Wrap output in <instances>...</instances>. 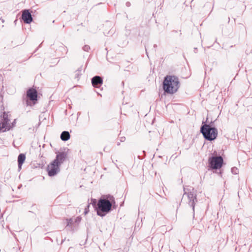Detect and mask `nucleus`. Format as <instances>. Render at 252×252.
Masks as SVG:
<instances>
[{"instance_id": "nucleus-15", "label": "nucleus", "mask_w": 252, "mask_h": 252, "mask_svg": "<svg viewBox=\"0 0 252 252\" xmlns=\"http://www.w3.org/2000/svg\"><path fill=\"white\" fill-rule=\"evenodd\" d=\"M90 48V47L88 46H85L84 47V49L85 50V51H87Z\"/></svg>"}, {"instance_id": "nucleus-9", "label": "nucleus", "mask_w": 252, "mask_h": 252, "mask_svg": "<svg viewBox=\"0 0 252 252\" xmlns=\"http://www.w3.org/2000/svg\"><path fill=\"white\" fill-rule=\"evenodd\" d=\"M188 197L189 199V204L194 209L195 202L196 201V198L195 195L192 192L188 193Z\"/></svg>"}, {"instance_id": "nucleus-4", "label": "nucleus", "mask_w": 252, "mask_h": 252, "mask_svg": "<svg viewBox=\"0 0 252 252\" xmlns=\"http://www.w3.org/2000/svg\"><path fill=\"white\" fill-rule=\"evenodd\" d=\"M10 115L9 113L3 112L0 118V132H4L8 131L13 128L16 124V119L11 123L10 120Z\"/></svg>"}, {"instance_id": "nucleus-3", "label": "nucleus", "mask_w": 252, "mask_h": 252, "mask_svg": "<svg viewBox=\"0 0 252 252\" xmlns=\"http://www.w3.org/2000/svg\"><path fill=\"white\" fill-rule=\"evenodd\" d=\"M66 158L64 153H59L57 155L56 158L50 163L47 167L49 176H54L60 171V166Z\"/></svg>"}, {"instance_id": "nucleus-5", "label": "nucleus", "mask_w": 252, "mask_h": 252, "mask_svg": "<svg viewBox=\"0 0 252 252\" xmlns=\"http://www.w3.org/2000/svg\"><path fill=\"white\" fill-rule=\"evenodd\" d=\"M201 132L204 137L210 141L215 139L218 135V130L215 127H212L208 125H204L201 127Z\"/></svg>"}, {"instance_id": "nucleus-6", "label": "nucleus", "mask_w": 252, "mask_h": 252, "mask_svg": "<svg viewBox=\"0 0 252 252\" xmlns=\"http://www.w3.org/2000/svg\"><path fill=\"white\" fill-rule=\"evenodd\" d=\"M223 158L221 157H213L209 159L210 167L214 169H220L223 164Z\"/></svg>"}, {"instance_id": "nucleus-11", "label": "nucleus", "mask_w": 252, "mask_h": 252, "mask_svg": "<svg viewBox=\"0 0 252 252\" xmlns=\"http://www.w3.org/2000/svg\"><path fill=\"white\" fill-rule=\"evenodd\" d=\"M26 159V156L23 154H21L19 155L18 158V167L20 169H21L22 165L23 163L24 162Z\"/></svg>"}, {"instance_id": "nucleus-8", "label": "nucleus", "mask_w": 252, "mask_h": 252, "mask_svg": "<svg viewBox=\"0 0 252 252\" xmlns=\"http://www.w3.org/2000/svg\"><path fill=\"white\" fill-rule=\"evenodd\" d=\"M22 16V19L25 23L29 24L32 21V15L28 10H25L23 11Z\"/></svg>"}, {"instance_id": "nucleus-7", "label": "nucleus", "mask_w": 252, "mask_h": 252, "mask_svg": "<svg viewBox=\"0 0 252 252\" xmlns=\"http://www.w3.org/2000/svg\"><path fill=\"white\" fill-rule=\"evenodd\" d=\"M27 96L31 100L35 101L37 100V92L35 89L31 88L27 91ZM35 103V102H34L33 104Z\"/></svg>"}, {"instance_id": "nucleus-16", "label": "nucleus", "mask_w": 252, "mask_h": 252, "mask_svg": "<svg viewBox=\"0 0 252 252\" xmlns=\"http://www.w3.org/2000/svg\"><path fill=\"white\" fill-rule=\"evenodd\" d=\"M77 219H78V221H80V218H77Z\"/></svg>"}, {"instance_id": "nucleus-14", "label": "nucleus", "mask_w": 252, "mask_h": 252, "mask_svg": "<svg viewBox=\"0 0 252 252\" xmlns=\"http://www.w3.org/2000/svg\"><path fill=\"white\" fill-rule=\"evenodd\" d=\"M237 168L236 167H234L232 168V172L235 174L237 173Z\"/></svg>"}, {"instance_id": "nucleus-10", "label": "nucleus", "mask_w": 252, "mask_h": 252, "mask_svg": "<svg viewBox=\"0 0 252 252\" xmlns=\"http://www.w3.org/2000/svg\"><path fill=\"white\" fill-rule=\"evenodd\" d=\"M92 83L94 87H97L98 85L102 84L103 80L100 77L96 76L92 79Z\"/></svg>"}, {"instance_id": "nucleus-13", "label": "nucleus", "mask_w": 252, "mask_h": 252, "mask_svg": "<svg viewBox=\"0 0 252 252\" xmlns=\"http://www.w3.org/2000/svg\"><path fill=\"white\" fill-rule=\"evenodd\" d=\"M66 221H67V225H69L70 224H71L72 223V219L67 220Z\"/></svg>"}, {"instance_id": "nucleus-12", "label": "nucleus", "mask_w": 252, "mask_h": 252, "mask_svg": "<svg viewBox=\"0 0 252 252\" xmlns=\"http://www.w3.org/2000/svg\"><path fill=\"white\" fill-rule=\"evenodd\" d=\"M70 138V134L67 131H63L62 133L61 138L63 141H66Z\"/></svg>"}, {"instance_id": "nucleus-1", "label": "nucleus", "mask_w": 252, "mask_h": 252, "mask_svg": "<svg viewBox=\"0 0 252 252\" xmlns=\"http://www.w3.org/2000/svg\"><path fill=\"white\" fill-rule=\"evenodd\" d=\"M114 202V198L111 195L104 196L100 198L97 204L96 210L98 216L103 217L111 209L112 203Z\"/></svg>"}, {"instance_id": "nucleus-2", "label": "nucleus", "mask_w": 252, "mask_h": 252, "mask_svg": "<svg viewBox=\"0 0 252 252\" xmlns=\"http://www.w3.org/2000/svg\"><path fill=\"white\" fill-rule=\"evenodd\" d=\"M179 81L177 77L169 75L165 77L163 83V88L165 92L172 94L176 93L179 88Z\"/></svg>"}]
</instances>
